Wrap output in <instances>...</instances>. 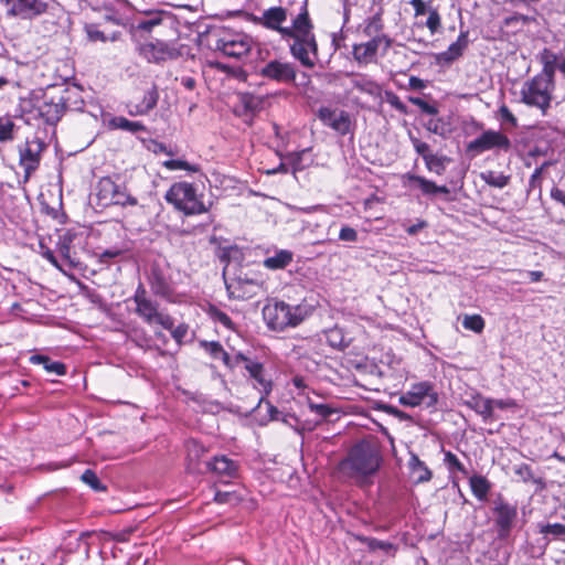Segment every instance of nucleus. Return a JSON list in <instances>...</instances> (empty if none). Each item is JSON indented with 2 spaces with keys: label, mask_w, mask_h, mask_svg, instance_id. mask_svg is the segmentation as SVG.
I'll return each mask as SVG.
<instances>
[{
  "label": "nucleus",
  "mask_w": 565,
  "mask_h": 565,
  "mask_svg": "<svg viewBox=\"0 0 565 565\" xmlns=\"http://www.w3.org/2000/svg\"><path fill=\"white\" fill-rule=\"evenodd\" d=\"M382 463L379 444L373 439L356 443L340 462V470L359 482L374 476Z\"/></svg>",
  "instance_id": "1"
},
{
  "label": "nucleus",
  "mask_w": 565,
  "mask_h": 565,
  "mask_svg": "<svg viewBox=\"0 0 565 565\" xmlns=\"http://www.w3.org/2000/svg\"><path fill=\"white\" fill-rule=\"evenodd\" d=\"M292 34L286 40L291 39L289 45L290 54L298 60L302 66L312 68L316 65L318 45L313 34V25L310 21L307 9H303L295 19H292Z\"/></svg>",
  "instance_id": "2"
},
{
  "label": "nucleus",
  "mask_w": 565,
  "mask_h": 565,
  "mask_svg": "<svg viewBox=\"0 0 565 565\" xmlns=\"http://www.w3.org/2000/svg\"><path fill=\"white\" fill-rule=\"evenodd\" d=\"M382 30L383 22L379 13L366 20L364 33L372 39L354 44L352 50L353 58L360 65L376 63L379 55H386L393 41L388 35L382 33Z\"/></svg>",
  "instance_id": "3"
},
{
  "label": "nucleus",
  "mask_w": 565,
  "mask_h": 565,
  "mask_svg": "<svg viewBox=\"0 0 565 565\" xmlns=\"http://www.w3.org/2000/svg\"><path fill=\"white\" fill-rule=\"evenodd\" d=\"M164 198L167 202L185 215H196L209 211V207L202 201V195H199L195 188L188 182L172 184Z\"/></svg>",
  "instance_id": "4"
},
{
  "label": "nucleus",
  "mask_w": 565,
  "mask_h": 565,
  "mask_svg": "<svg viewBox=\"0 0 565 565\" xmlns=\"http://www.w3.org/2000/svg\"><path fill=\"white\" fill-rule=\"evenodd\" d=\"M554 88V81L535 75L523 83L520 92L521 102L529 107L537 108L542 115H546L551 107Z\"/></svg>",
  "instance_id": "5"
},
{
  "label": "nucleus",
  "mask_w": 565,
  "mask_h": 565,
  "mask_svg": "<svg viewBox=\"0 0 565 565\" xmlns=\"http://www.w3.org/2000/svg\"><path fill=\"white\" fill-rule=\"evenodd\" d=\"M264 319L269 329L282 331L288 327L298 326L305 315L300 307H291L284 301H273L267 303L263 309Z\"/></svg>",
  "instance_id": "6"
},
{
  "label": "nucleus",
  "mask_w": 565,
  "mask_h": 565,
  "mask_svg": "<svg viewBox=\"0 0 565 565\" xmlns=\"http://www.w3.org/2000/svg\"><path fill=\"white\" fill-rule=\"evenodd\" d=\"M136 303V313L148 324H159L166 330H171L173 327V319L158 310V303L152 301L146 289L139 286L134 295Z\"/></svg>",
  "instance_id": "7"
},
{
  "label": "nucleus",
  "mask_w": 565,
  "mask_h": 565,
  "mask_svg": "<svg viewBox=\"0 0 565 565\" xmlns=\"http://www.w3.org/2000/svg\"><path fill=\"white\" fill-rule=\"evenodd\" d=\"M255 42L253 38L244 32L224 33L216 41V50L224 55L233 58H243L247 56Z\"/></svg>",
  "instance_id": "8"
},
{
  "label": "nucleus",
  "mask_w": 565,
  "mask_h": 565,
  "mask_svg": "<svg viewBox=\"0 0 565 565\" xmlns=\"http://www.w3.org/2000/svg\"><path fill=\"white\" fill-rule=\"evenodd\" d=\"M511 148L512 142L509 137L499 130L492 129L483 131L467 145V151L472 156L490 150L508 152Z\"/></svg>",
  "instance_id": "9"
},
{
  "label": "nucleus",
  "mask_w": 565,
  "mask_h": 565,
  "mask_svg": "<svg viewBox=\"0 0 565 565\" xmlns=\"http://www.w3.org/2000/svg\"><path fill=\"white\" fill-rule=\"evenodd\" d=\"M8 17L32 20L47 11L46 0H0Z\"/></svg>",
  "instance_id": "10"
},
{
  "label": "nucleus",
  "mask_w": 565,
  "mask_h": 565,
  "mask_svg": "<svg viewBox=\"0 0 565 565\" xmlns=\"http://www.w3.org/2000/svg\"><path fill=\"white\" fill-rule=\"evenodd\" d=\"M287 21L288 10L284 7H270L264 10L262 15L253 18L254 23L279 33L284 40L294 31L292 24L290 26L285 25Z\"/></svg>",
  "instance_id": "11"
},
{
  "label": "nucleus",
  "mask_w": 565,
  "mask_h": 565,
  "mask_svg": "<svg viewBox=\"0 0 565 565\" xmlns=\"http://www.w3.org/2000/svg\"><path fill=\"white\" fill-rule=\"evenodd\" d=\"M398 402L405 407H417L420 405L433 407L438 402V394L429 382H419L413 384L406 393L402 394Z\"/></svg>",
  "instance_id": "12"
},
{
  "label": "nucleus",
  "mask_w": 565,
  "mask_h": 565,
  "mask_svg": "<svg viewBox=\"0 0 565 565\" xmlns=\"http://www.w3.org/2000/svg\"><path fill=\"white\" fill-rule=\"evenodd\" d=\"M235 361L244 363V367L249 377L255 381L254 387L262 394L259 402H263L265 396L271 392L273 386L271 381L266 376L264 365L257 361L248 359L242 353L236 354Z\"/></svg>",
  "instance_id": "13"
},
{
  "label": "nucleus",
  "mask_w": 565,
  "mask_h": 565,
  "mask_svg": "<svg viewBox=\"0 0 565 565\" xmlns=\"http://www.w3.org/2000/svg\"><path fill=\"white\" fill-rule=\"evenodd\" d=\"M259 74L268 79L278 83H292L296 79L297 72L292 63L273 60L265 64Z\"/></svg>",
  "instance_id": "14"
},
{
  "label": "nucleus",
  "mask_w": 565,
  "mask_h": 565,
  "mask_svg": "<svg viewBox=\"0 0 565 565\" xmlns=\"http://www.w3.org/2000/svg\"><path fill=\"white\" fill-rule=\"evenodd\" d=\"M66 109V99L63 95H44L42 103L38 106L39 115L46 124L54 125L63 116Z\"/></svg>",
  "instance_id": "15"
},
{
  "label": "nucleus",
  "mask_w": 565,
  "mask_h": 565,
  "mask_svg": "<svg viewBox=\"0 0 565 565\" xmlns=\"http://www.w3.org/2000/svg\"><path fill=\"white\" fill-rule=\"evenodd\" d=\"M493 512L495 515V525L499 529L500 535H507L516 519V507L499 499L494 501Z\"/></svg>",
  "instance_id": "16"
},
{
  "label": "nucleus",
  "mask_w": 565,
  "mask_h": 565,
  "mask_svg": "<svg viewBox=\"0 0 565 565\" xmlns=\"http://www.w3.org/2000/svg\"><path fill=\"white\" fill-rule=\"evenodd\" d=\"M319 118L324 125L341 135H347L350 131V116L344 110H333L328 107H322L319 110Z\"/></svg>",
  "instance_id": "17"
},
{
  "label": "nucleus",
  "mask_w": 565,
  "mask_h": 565,
  "mask_svg": "<svg viewBox=\"0 0 565 565\" xmlns=\"http://www.w3.org/2000/svg\"><path fill=\"white\" fill-rule=\"evenodd\" d=\"M43 150V143L39 140L26 142L23 150L20 151V166L24 169L25 179H29L40 163V154Z\"/></svg>",
  "instance_id": "18"
},
{
  "label": "nucleus",
  "mask_w": 565,
  "mask_h": 565,
  "mask_svg": "<svg viewBox=\"0 0 565 565\" xmlns=\"http://www.w3.org/2000/svg\"><path fill=\"white\" fill-rule=\"evenodd\" d=\"M468 31H461L456 42L451 43L448 49L435 55V61L439 65H449L460 56L468 47Z\"/></svg>",
  "instance_id": "19"
},
{
  "label": "nucleus",
  "mask_w": 565,
  "mask_h": 565,
  "mask_svg": "<svg viewBox=\"0 0 565 565\" xmlns=\"http://www.w3.org/2000/svg\"><path fill=\"white\" fill-rule=\"evenodd\" d=\"M209 469L214 472L220 479L236 478L238 475V465L228 457L215 456L211 462L207 463Z\"/></svg>",
  "instance_id": "20"
},
{
  "label": "nucleus",
  "mask_w": 565,
  "mask_h": 565,
  "mask_svg": "<svg viewBox=\"0 0 565 565\" xmlns=\"http://www.w3.org/2000/svg\"><path fill=\"white\" fill-rule=\"evenodd\" d=\"M159 99L158 89L153 86L149 90H147L142 97L140 103H129L127 105L128 114L130 116H143L147 115L150 110H152Z\"/></svg>",
  "instance_id": "21"
},
{
  "label": "nucleus",
  "mask_w": 565,
  "mask_h": 565,
  "mask_svg": "<svg viewBox=\"0 0 565 565\" xmlns=\"http://www.w3.org/2000/svg\"><path fill=\"white\" fill-rule=\"evenodd\" d=\"M465 404L480 415L483 422L489 423L494 420L492 398L483 397L480 394L472 395Z\"/></svg>",
  "instance_id": "22"
},
{
  "label": "nucleus",
  "mask_w": 565,
  "mask_h": 565,
  "mask_svg": "<svg viewBox=\"0 0 565 565\" xmlns=\"http://www.w3.org/2000/svg\"><path fill=\"white\" fill-rule=\"evenodd\" d=\"M119 186L120 184H117L111 178H102L98 181L96 188V196L98 200V204L102 206L111 205V202H114V198Z\"/></svg>",
  "instance_id": "23"
},
{
  "label": "nucleus",
  "mask_w": 565,
  "mask_h": 565,
  "mask_svg": "<svg viewBox=\"0 0 565 565\" xmlns=\"http://www.w3.org/2000/svg\"><path fill=\"white\" fill-rule=\"evenodd\" d=\"M145 55L150 62L160 63L168 58H174L175 52L163 43L147 44L143 47Z\"/></svg>",
  "instance_id": "24"
},
{
  "label": "nucleus",
  "mask_w": 565,
  "mask_h": 565,
  "mask_svg": "<svg viewBox=\"0 0 565 565\" xmlns=\"http://www.w3.org/2000/svg\"><path fill=\"white\" fill-rule=\"evenodd\" d=\"M351 85H352V88L349 89V92L356 89V90L367 94L372 97L380 96L381 92H382L381 86L376 82H374L373 79H370L363 75L353 76L351 79Z\"/></svg>",
  "instance_id": "25"
},
{
  "label": "nucleus",
  "mask_w": 565,
  "mask_h": 565,
  "mask_svg": "<svg viewBox=\"0 0 565 565\" xmlns=\"http://www.w3.org/2000/svg\"><path fill=\"white\" fill-rule=\"evenodd\" d=\"M558 61L559 56L545 49L541 53V63L543 64V68L542 72L537 74V76L554 81L555 71L558 68Z\"/></svg>",
  "instance_id": "26"
},
{
  "label": "nucleus",
  "mask_w": 565,
  "mask_h": 565,
  "mask_svg": "<svg viewBox=\"0 0 565 565\" xmlns=\"http://www.w3.org/2000/svg\"><path fill=\"white\" fill-rule=\"evenodd\" d=\"M294 258V254L287 249H280L275 255L264 259V266L267 269L277 270L286 268Z\"/></svg>",
  "instance_id": "27"
},
{
  "label": "nucleus",
  "mask_w": 565,
  "mask_h": 565,
  "mask_svg": "<svg viewBox=\"0 0 565 565\" xmlns=\"http://www.w3.org/2000/svg\"><path fill=\"white\" fill-rule=\"evenodd\" d=\"M408 179L409 182H414L423 191L424 194H449V189L446 185H437L435 182L427 180L423 177L409 174Z\"/></svg>",
  "instance_id": "28"
},
{
  "label": "nucleus",
  "mask_w": 565,
  "mask_h": 565,
  "mask_svg": "<svg viewBox=\"0 0 565 565\" xmlns=\"http://www.w3.org/2000/svg\"><path fill=\"white\" fill-rule=\"evenodd\" d=\"M408 465L416 483L427 482L431 479V471L416 455L411 456Z\"/></svg>",
  "instance_id": "29"
},
{
  "label": "nucleus",
  "mask_w": 565,
  "mask_h": 565,
  "mask_svg": "<svg viewBox=\"0 0 565 565\" xmlns=\"http://www.w3.org/2000/svg\"><path fill=\"white\" fill-rule=\"evenodd\" d=\"M30 362L33 364L43 365L44 370L47 373H52V374H56V375H64L66 373V367L63 363L57 362V361H52L46 355H41V354L31 355Z\"/></svg>",
  "instance_id": "30"
},
{
  "label": "nucleus",
  "mask_w": 565,
  "mask_h": 565,
  "mask_svg": "<svg viewBox=\"0 0 565 565\" xmlns=\"http://www.w3.org/2000/svg\"><path fill=\"white\" fill-rule=\"evenodd\" d=\"M268 96L254 95L252 93L239 94V102L247 111L256 113L265 107Z\"/></svg>",
  "instance_id": "31"
},
{
  "label": "nucleus",
  "mask_w": 565,
  "mask_h": 565,
  "mask_svg": "<svg viewBox=\"0 0 565 565\" xmlns=\"http://www.w3.org/2000/svg\"><path fill=\"white\" fill-rule=\"evenodd\" d=\"M109 127L132 134L146 131V126L141 121H131L122 116L111 118L109 120Z\"/></svg>",
  "instance_id": "32"
},
{
  "label": "nucleus",
  "mask_w": 565,
  "mask_h": 565,
  "mask_svg": "<svg viewBox=\"0 0 565 565\" xmlns=\"http://www.w3.org/2000/svg\"><path fill=\"white\" fill-rule=\"evenodd\" d=\"M480 179L492 188L503 189L510 183L511 178L502 172L488 170L480 173Z\"/></svg>",
  "instance_id": "33"
},
{
  "label": "nucleus",
  "mask_w": 565,
  "mask_h": 565,
  "mask_svg": "<svg viewBox=\"0 0 565 565\" xmlns=\"http://www.w3.org/2000/svg\"><path fill=\"white\" fill-rule=\"evenodd\" d=\"M324 334L328 344L333 349L344 350L349 345V341L347 340L343 330L339 327L328 329Z\"/></svg>",
  "instance_id": "34"
},
{
  "label": "nucleus",
  "mask_w": 565,
  "mask_h": 565,
  "mask_svg": "<svg viewBox=\"0 0 565 565\" xmlns=\"http://www.w3.org/2000/svg\"><path fill=\"white\" fill-rule=\"evenodd\" d=\"M358 539L361 543L367 546L370 552H375L380 550L383 551L385 554L393 555L396 551V547L390 542L380 541L377 539L366 536H359Z\"/></svg>",
  "instance_id": "35"
},
{
  "label": "nucleus",
  "mask_w": 565,
  "mask_h": 565,
  "mask_svg": "<svg viewBox=\"0 0 565 565\" xmlns=\"http://www.w3.org/2000/svg\"><path fill=\"white\" fill-rule=\"evenodd\" d=\"M470 488L477 499L483 501L487 499L490 490V483L483 476H472L470 478Z\"/></svg>",
  "instance_id": "36"
},
{
  "label": "nucleus",
  "mask_w": 565,
  "mask_h": 565,
  "mask_svg": "<svg viewBox=\"0 0 565 565\" xmlns=\"http://www.w3.org/2000/svg\"><path fill=\"white\" fill-rule=\"evenodd\" d=\"M205 448L199 441L191 439L186 443V457L189 466H195L205 454Z\"/></svg>",
  "instance_id": "37"
},
{
  "label": "nucleus",
  "mask_w": 565,
  "mask_h": 565,
  "mask_svg": "<svg viewBox=\"0 0 565 565\" xmlns=\"http://www.w3.org/2000/svg\"><path fill=\"white\" fill-rule=\"evenodd\" d=\"M309 149H303L298 152L289 153L287 159L289 163L292 167L294 173L300 170H303L306 167H308L311 162V160H308L306 157H308Z\"/></svg>",
  "instance_id": "38"
},
{
  "label": "nucleus",
  "mask_w": 565,
  "mask_h": 565,
  "mask_svg": "<svg viewBox=\"0 0 565 565\" xmlns=\"http://www.w3.org/2000/svg\"><path fill=\"white\" fill-rule=\"evenodd\" d=\"M138 204L137 198L131 195L125 185L120 184L116 195L114 198V202L111 205H120V206H135Z\"/></svg>",
  "instance_id": "39"
},
{
  "label": "nucleus",
  "mask_w": 565,
  "mask_h": 565,
  "mask_svg": "<svg viewBox=\"0 0 565 565\" xmlns=\"http://www.w3.org/2000/svg\"><path fill=\"white\" fill-rule=\"evenodd\" d=\"M15 124L9 117H0V142H8L14 139Z\"/></svg>",
  "instance_id": "40"
},
{
  "label": "nucleus",
  "mask_w": 565,
  "mask_h": 565,
  "mask_svg": "<svg viewBox=\"0 0 565 565\" xmlns=\"http://www.w3.org/2000/svg\"><path fill=\"white\" fill-rule=\"evenodd\" d=\"M462 326L467 330L480 333L484 329V320L480 315H466L462 319Z\"/></svg>",
  "instance_id": "41"
},
{
  "label": "nucleus",
  "mask_w": 565,
  "mask_h": 565,
  "mask_svg": "<svg viewBox=\"0 0 565 565\" xmlns=\"http://www.w3.org/2000/svg\"><path fill=\"white\" fill-rule=\"evenodd\" d=\"M163 167L168 170H186L189 172L195 173L200 171V167L198 164H191L188 161L180 160V159H171L167 160L163 163Z\"/></svg>",
  "instance_id": "42"
},
{
  "label": "nucleus",
  "mask_w": 565,
  "mask_h": 565,
  "mask_svg": "<svg viewBox=\"0 0 565 565\" xmlns=\"http://www.w3.org/2000/svg\"><path fill=\"white\" fill-rule=\"evenodd\" d=\"M446 161H448V158L439 157L433 153L426 158L425 163L429 171H433L437 174H443L445 171Z\"/></svg>",
  "instance_id": "43"
},
{
  "label": "nucleus",
  "mask_w": 565,
  "mask_h": 565,
  "mask_svg": "<svg viewBox=\"0 0 565 565\" xmlns=\"http://www.w3.org/2000/svg\"><path fill=\"white\" fill-rule=\"evenodd\" d=\"M81 480L95 491L106 490V487L100 482L97 475L90 469H87L83 472Z\"/></svg>",
  "instance_id": "44"
},
{
  "label": "nucleus",
  "mask_w": 565,
  "mask_h": 565,
  "mask_svg": "<svg viewBox=\"0 0 565 565\" xmlns=\"http://www.w3.org/2000/svg\"><path fill=\"white\" fill-rule=\"evenodd\" d=\"M551 164L550 161H545L543 164H541L539 168L534 170L532 175L529 180V188L530 190L541 189V179L545 171V169Z\"/></svg>",
  "instance_id": "45"
},
{
  "label": "nucleus",
  "mask_w": 565,
  "mask_h": 565,
  "mask_svg": "<svg viewBox=\"0 0 565 565\" xmlns=\"http://www.w3.org/2000/svg\"><path fill=\"white\" fill-rule=\"evenodd\" d=\"M428 13L429 15L426 21V26L429 29L431 34H435L441 26V18L437 9H429Z\"/></svg>",
  "instance_id": "46"
},
{
  "label": "nucleus",
  "mask_w": 565,
  "mask_h": 565,
  "mask_svg": "<svg viewBox=\"0 0 565 565\" xmlns=\"http://www.w3.org/2000/svg\"><path fill=\"white\" fill-rule=\"evenodd\" d=\"M540 532L544 535H553L555 537L565 535V525L561 523L542 525Z\"/></svg>",
  "instance_id": "47"
},
{
  "label": "nucleus",
  "mask_w": 565,
  "mask_h": 565,
  "mask_svg": "<svg viewBox=\"0 0 565 565\" xmlns=\"http://www.w3.org/2000/svg\"><path fill=\"white\" fill-rule=\"evenodd\" d=\"M411 140H412L414 149L416 150V152L419 156L423 157L424 161L426 160L427 157L433 154L428 143H426L417 138H413V137L411 138Z\"/></svg>",
  "instance_id": "48"
},
{
  "label": "nucleus",
  "mask_w": 565,
  "mask_h": 565,
  "mask_svg": "<svg viewBox=\"0 0 565 565\" xmlns=\"http://www.w3.org/2000/svg\"><path fill=\"white\" fill-rule=\"evenodd\" d=\"M386 100L393 108H395L399 113L407 114L406 105L399 99V97L396 94L386 93Z\"/></svg>",
  "instance_id": "49"
},
{
  "label": "nucleus",
  "mask_w": 565,
  "mask_h": 565,
  "mask_svg": "<svg viewBox=\"0 0 565 565\" xmlns=\"http://www.w3.org/2000/svg\"><path fill=\"white\" fill-rule=\"evenodd\" d=\"M409 102L413 105H416L417 107H419L422 109V111H424L426 114H429V115L437 114V108L435 106L429 105L427 102H425L424 99H422L419 97H409Z\"/></svg>",
  "instance_id": "50"
},
{
  "label": "nucleus",
  "mask_w": 565,
  "mask_h": 565,
  "mask_svg": "<svg viewBox=\"0 0 565 565\" xmlns=\"http://www.w3.org/2000/svg\"><path fill=\"white\" fill-rule=\"evenodd\" d=\"M499 116L502 121L508 122L513 127H515L518 125L515 116L511 113V110L504 104L501 105L499 108Z\"/></svg>",
  "instance_id": "51"
},
{
  "label": "nucleus",
  "mask_w": 565,
  "mask_h": 565,
  "mask_svg": "<svg viewBox=\"0 0 565 565\" xmlns=\"http://www.w3.org/2000/svg\"><path fill=\"white\" fill-rule=\"evenodd\" d=\"M339 239H341L343 242L354 243L358 241V232L350 226H343L340 230Z\"/></svg>",
  "instance_id": "52"
},
{
  "label": "nucleus",
  "mask_w": 565,
  "mask_h": 565,
  "mask_svg": "<svg viewBox=\"0 0 565 565\" xmlns=\"http://www.w3.org/2000/svg\"><path fill=\"white\" fill-rule=\"evenodd\" d=\"M514 473L519 476L523 481H530L533 479V472L529 465L521 463L514 468Z\"/></svg>",
  "instance_id": "53"
},
{
  "label": "nucleus",
  "mask_w": 565,
  "mask_h": 565,
  "mask_svg": "<svg viewBox=\"0 0 565 565\" xmlns=\"http://www.w3.org/2000/svg\"><path fill=\"white\" fill-rule=\"evenodd\" d=\"M445 462L450 467V468H454L460 472H465V467L462 466V463L459 461V459L457 458L456 455H454L452 452L448 451L446 452L445 455Z\"/></svg>",
  "instance_id": "54"
},
{
  "label": "nucleus",
  "mask_w": 565,
  "mask_h": 565,
  "mask_svg": "<svg viewBox=\"0 0 565 565\" xmlns=\"http://www.w3.org/2000/svg\"><path fill=\"white\" fill-rule=\"evenodd\" d=\"M204 347L206 349V351L214 358V359H218L221 358V354H223V347L218 343V342H205L204 343Z\"/></svg>",
  "instance_id": "55"
},
{
  "label": "nucleus",
  "mask_w": 565,
  "mask_h": 565,
  "mask_svg": "<svg viewBox=\"0 0 565 565\" xmlns=\"http://www.w3.org/2000/svg\"><path fill=\"white\" fill-rule=\"evenodd\" d=\"M310 409L321 416L322 418H327L331 413V408L326 404H310Z\"/></svg>",
  "instance_id": "56"
},
{
  "label": "nucleus",
  "mask_w": 565,
  "mask_h": 565,
  "mask_svg": "<svg viewBox=\"0 0 565 565\" xmlns=\"http://www.w3.org/2000/svg\"><path fill=\"white\" fill-rule=\"evenodd\" d=\"M170 331L174 340L180 343L188 333V327L185 324H180L174 328L173 326Z\"/></svg>",
  "instance_id": "57"
},
{
  "label": "nucleus",
  "mask_w": 565,
  "mask_h": 565,
  "mask_svg": "<svg viewBox=\"0 0 565 565\" xmlns=\"http://www.w3.org/2000/svg\"><path fill=\"white\" fill-rule=\"evenodd\" d=\"M492 403H493V409L495 407L500 408V409H505V408H513L516 406V404L513 399H492Z\"/></svg>",
  "instance_id": "58"
},
{
  "label": "nucleus",
  "mask_w": 565,
  "mask_h": 565,
  "mask_svg": "<svg viewBox=\"0 0 565 565\" xmlns=\"http://www.w3.org/2000/svg\"><path fill=\"white\" fill-rule=\"evenodd\" d=\"M409 3L414 8L416 17L423 15L426 13L427 9H426V4L423 0H411Z\"/></svg>",
  "instance_id": "59"
},
{
  "label": "nucleus",
  "mask_w": 565,
  "mask_h": 565,
  "mask_svg": "<svg viewBox=\"0 0 565 565\" xmlns=\"http://www.w3.org/2000/svg\"><path fill=\"white\" fill-rule=\"evenodd\" d=\"M214 318L227 328H231L233 324L231 318L223 311L216 310L214 312Z\"/></svg>",
  "instance_id": "60"
},
{
  "label": "nucleus",
  "mask_w": 565,
  "mask_h": 565,
  "mask_svg": "<svg viewBox=\"0 0 565 565\" xmlns=\"http://www.w3.org/2000/svg\"><path fill=\"white\" fill-rule=\"evenodd\" d=\"M160 22H161V19H159V18H154V19H150V20H147V21H142L139 24V29L145 30V31H151Z\"/></svg>",
  "instance_id": "61"
},
{
  "label": "nucleus",
  "mask_w": 565,
  "mask_h": 565,
  "mask_svg": "<svg viewBox=\"0 0 565 565\" xmlns=\"http://www.w3.org/2000/svg\"><path fill=\"white\" fill-rule=\"evenodd\" d=\"M88 36L93 41H102V42L107 41V38L105 36V34L99 30H88Z\"/></svg>",
  "instance_id": "62"
},
{
  "label": "nucleus",
  "mask_w": 565,
  "mask_h": 565,
  "mask_svg": "<svg viewBox=\"0 0 565 565\" xmlns=\"http://www.w3.org/2000/svg\"><path fill=\"white\" fill-rule=\"evenodd\" d=\"M426 222L425 221H419L418 223L416 224H413L411 225L406 232L409 234V235H415L418 231H420L422 228H424L426 226Z\"/></svg>",
  "instance_id": "63"
},
{
  "label": "nucleus",
  "mask_w": 565,
  "mask_h": 565,
  "mask_svg": "<svg viewBox=\"0 0 565 565\" xmlns=\"http://www.w3.org/2000/svg\"><path fill=\"white\" fill-rule=\"evenodd\" d=\"M231 498V493L230 492H221V491H217L214 495V501L217 502V503H225L228 501V499Z\"/></svg>",
  "instance_id": "64"
}]
</instances>
